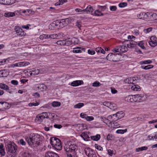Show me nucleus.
<instances>
[{
	"label": "nucleus",
	"instance_id": "1",
	"mask_svg": "<svg viewBox=\"0 0 157 157\" xmlns=\"http://www.w3.org/2000/svg\"><path fill=\"white\" fill-rule=\"evenodd\" d=\"M31 137H27L26 141L31 147H37L42 142L41 136L38 134H32Z\"/></svg>",
	"mask_w": 157,
	"mask_h": 157
},
{
	"label": "nucleus",
	"instance_id": "2",
	"mask_svg": "<svg viewBox=\"0 0 157 157\" xmlns=\"http://www.w3.org/2000/svg\"><path fill=\"white\" fill-rule=\"evenodd\" d=\"M65 151L67 152L75 153L78 150V146L71 141L67 142L64 146Z\"/></svg>",
	"mask_w": 157,
	"mask_h": 157
},
{
	"label": "nucleus",
	"instance_id": "3",
	"mask_svg": "<svg viewBox=\"0 0 157 157\" xmlns=\"http://www.w3.org/2000/svg\"><path fill=\"white\" fill-rule=\"evenodd\" d=\"M50 143L53 147L57 150L61 149L62 145L59 139L55 137H52L50 140Z\"/></svg>",
	"mask_w": 157,
	"mask_h": 157
},
{
	"label": "nucleus",
	"instance_id": "4",
	"mask_svg": "<svg viewBox=\"0 0 157 157\" xmlns=\"http://www.w3.org/2000/svg\"><path fill=\"white\" fill-rule=\"evenodd\" d=\"M6 151L8 154L14 153L17 150V146L14 143L11 142H7L6 145Z\"/></svg>",
	"mask_w": 157,
	"mask_h": 157
},
{
	"label": "nucleus",
	"instance_id": "5",
	"mask_svg": "<svg viewBox=\"0 0 157 157\" xmlns=\"http://www.w3.org/2000/svg\"><path fill=\"white\" fill-rule=\"evenodd\" d=\"M124 116V113L122 111H120L116 114L108 116V117L109 119H112L111 121H115L123 117Z\"/></svg>",
	"mask_w": 157,
	"mask_h": 157
},
{
	"label": "nucleus",
	"instance_id": "6",
	"mask_svg": "<svg viewBox=\"0 0 157 157\" xmlns=\"http://www.w3.org/2000/svg\"><path fill=\"white\" fill-rule=\"evenodd\" d=\"M138 45L141 48L144 49L145 48V47L144 46V43L143 41H140L139 43H137L135 41H129V43L128 44H127V46L128 48H132L135 47L136 45Z\"/></svg>",
	"mask_w": 157,
	"mask_h": 157
},
{
	"label": "nucleus",
	"instance_id": "7",
	"mask_svg": "<svg viewBox=\"0 0 157 157\" xmlns=\"http://www.w3.org/2000/svg\"><path fill=\"white\" fill-rule=\"evenodd\" d=\"M119 54H117L109 53L107 56V60L109 61L117 62L119 60Z\"/></svg>",
	"mask_w": 157,
	"mask_h": 157
},
{
	"label": "nucleus",
	"instance_id": "8",
	"mask_svg": "<svg viewBox=\"0 0 157 157\" xmlns=\"http://www.w3.org/2000/svg\"><path fill=\"white\" fill-rule=\"evenodd\" d=\"M84 151L86 155L88 157H97L95 152L93 150L90 148H85Z\"/></svg>",
	"mask_w": 157,
	"mask_h": 157
},
{
	"label": "nucleus",
	"instance_id": "9",
	"mask_svg": "<svg viewBox=\"0 0 157 157\" xmlns=\"http://www.w3.org/2000/svg\"><path fill=\"white\" fill-rule=\"evenodd\" d=\"M45 114H46L45 112H43L37 115L35 119L36 122L38 124L41 123L47 116H46V115Z\"/></svg>",
	"mask_w": 157,
	"mask_h": 157
},
{
	"label": "nucleus",
	"instance_id": "10",
	"mask_svg": "<svg viewBox=\"0 0 157 157\" xmlns=\"http://www.w3.org/2000/svg\"><path fill=\"white\" fill-rule=\"evenodd\" d=\"M15 30L18 36L22 37L25 36L26 35V33L19 26L15 27Z\"/></svg>",
	"mask_w": 157,
	"mask_h": 157
},
{
	"label": "nucleus",
	"instance_id": "11",
	"mask_svg": "<svg viewBox=\"0 0 157 157\" xmlns=\"http://www.w3.org/2000/svg\"><path fill=\"white\" fill-rule=\"evenodd\" d=\"M139 15L143 16V19L144 20H147L151 18V16L152 17L156 15L155 14H151L149 12L141 13L139 14Z\"/></svg>",
	"mask_w": 157,
	"mask_h": 157
},
{
	"label": "nucleus",
	"instance_id": "12",
	"mask_svg": "<svg viewBox=\"0 0 157 157\" xmlns=\"http://www.w3.org/2000/svg\"><path fill=\"white\" fill-rule=\"evenodd\" d=\"M144 97L143 94H136L133 95V102H139L142 101V98Z\"/></svg>",
	"mask_w": 157,
	"mask_h": 157
},
{
	"label": "nucleus",
	"instance_id": "13",
	"mask_svg": "<svg viewBox=\"0 0 157 157\" xmlns=\"http://www.w3.org/2000/svg\"><path fill=\"white\" fill-rule=\"evenodd\" d=\"M0 88L1 89H3L7 91L10 94L12 93V91H10V88L9 86L5 84L0 83Z\"/></svg>",
	"mask_w": 157,
	"mask_h": 157
},
{
	"label": "nucleus",
	"instance_id": "14",
	"mask_svg": "<svg viewBox=\"0 0 157 157\" xmlns=\"http://www.w3.org/2000/svg\"><path fill=\"white\" fill-rule=\"evenodd\" d=\"M27 72L29 74L30 76H32V75L35 76L38 74L40 72V71L38 69L33 68L32 70L27 71Z\"/></svg>",
	"mask_w": 157,
	"mask_h": 157
},
{
	"label": "nucleus",
	"instance_id": "15",
	"mask_svg": "<svg viewBox=\"0 0 157 157\" xmlns=\"http://www.w3.org/2000/svg\"><path fill=\"white\" fill-rule=\"evenodd\" d=\"M45 157H59V156L55 152L48 151L46 152Z\"/></svg>",
	"mask_w": 157,
	"mask_h": 157
},
{
	"label": "nucleus",
	"instance_id": "16",
	"mask_svg": "<svg viewBox=\"0 0 157 157\" xmlns=\"http://www.w3.org/2000/svg\"><path fill=\"white\" fill-rule=\"evenodd\" d=\"M83 84V82L82 80H76L72 82L71 85L73 86H76L79 85Z\"/></svg>",
	"mask_w": 157,
	"mask_h": 157
},
{
	"label": "nucleus",
	"instance_id": "17",
	"mask_svg": "<svg viewBox=\"0 0 157 157\" xmlns=\"http://www.w3.org/2000/svg\"><path fill=\"white\" fill-rule=\"evenodd\" d=\"M46 116H48L46 117V118L49 119H53L55 116H57V115L55 113H46L45 112Z\"/></svg>",
	"mask_w": 157,
	"mask_h": 157
},
{
	"label": "nucleus",
	"instance_id": "18",
	"mask_svg": "<svg viewBox=\"0 0 157 157\" xmlns=\"http://www.w3.org/2000/svg\"><path fill=\"white\" fill-rule=\"evenodd\" d=\"M17 14V11H16L14 12H8L5 13H4V16L6 17H12L15 16V14Z\"/></svg>",
	"mask_w": 157,
	"mask_h": 157
},
{
	"label": "nucleus",
	"instance_id": "19",
	"mask_svg": "<svg viewBox=\"0 0 157 157\" xmlns=\"http://www.w3.org/2000/svg\"><path fill=\"white\" fill-rule=\"evenodd\" d=\"M36 87L38 90H40L41 91H43L44 90H46L47 88L46 86L43 84L38 85Z\"/></svg>",
	"mask_w": 157,
	"mask_h": 157
},
{
	"label": "nucleus",
	"instance_id": "20",
	"mask_svg": "<svg viewBox=\"0 0 157 157\" xmlns=\"http://www.w3.org/2000/svg\"><path fill=\"white\" fill-rule=\"evenodd\" d=\"M80 136L85 141H88V139L89 138V137L87 135V132H82L80 135Z\"/></svg>",
	"mask_w": 157,
	"mask_h": 157
},
{
	"label": "nucleus",
	"instance_id": "21",
	"mask_svg": "<svg viewBox=\"0 0 157 157\" xmlns=\"http://www.w3.org/2000/svg\"><path fill=\"white\" fill-rule=\"evenodd\" d=\"M59 21L60 20H56L53 21L51 25L54 28H59Z\"/></svg>",
	"mask_w": 157,
	"mask_h": 157
},
{
	"label": "nucleus",
	"instance_id": "22",
	"mask_svg": "<svg viewBox=\"0 0 157 157\" xmlns=\"http://www.w3.org/2000/svg\"><path fill=\"white\" fill-rule=\"evenodd\" d=\"M7 75V73L5 70H0V77H6Z\"/></svg>",
	"mask_w": 157,
	"mask_h": 157
},
{
	"label": "nucleus",
	"instance_id": "23",
	"mask_svg": "<svg viewBox=\"0 0 157 157\" xmlns=\"http://www.w3.org/2000/svg\"><path fill=\"white\" fill-rule=\"evenodd\" d=\"M133 95H129L125 98V101L128 102H133Z\"/></svg>",
	"mask_w": 157,
	"mask_h": 157
},
{
	"label": "nucleus",
	"instance_id": "24",
	"mask_svg": "<svg viewBox=\"0 0 157 157\" xmlns=\"http://www.w3.org/2000/svg\"><path fill=\"white\" fill-rule=\"evenodd\" d=\"M18 63V66L19 67H25L26 66L29 65L30 64L29 62L24 61L19 62Z\"/></svg>",
	"mask_w": 157,
	"mask_h": 157
},
{
	"label": "nucleus",
	"instance_id": "25",
	"mask_svg": "<svg viewBox=\"0 0 157 157\" xmlns=\"http://www.w3.org/2000/svg\"><path fill=\"white\" fill-rule=\"evenodd\" d=\"M85 12H86L87 13H92L93 11V9L92 6L89 5L87 6L86 9H84Z\"/></svg>",
	"mask_w": 157,
	"mask_h": 157
},
{
	"label": "nucleus",
	"instance_id": "26",
	"mask_svg": "<svg viewBox=\"0 0 157 157\" xmlns=\"http://www.w3.org/2000/svg\"><path fill=\"white\" fill-rule=\"evenodd\" d=\"M91 139L94 141H98L101 138V136L99 134H97L95 136H91Z\"/></svg>",
	"mask_w": 157,
	"mask_h": 157
},
{
	"label": "nucleus",
	"instance_id": "27",
	"mask_svg": "<svg viewBox=\"0 0 157 157\" xmlns=\"http://www.w3.org/2000/svg\"><path fill=\"white\" fill-rule=\"evenodd\" d=\"M0 154L1 156H4L5 155V151L4 148V146L2 144H0Z\"/></svg>",
	"mask_w": 157,
	"mask_h": 157
},
{
	"label": "nucleus",
	"instance_id": "28",
	"mask_svg": "<svg viewBox=\"0 0 157 157\" xmlns=\"http://www.w3.org/2000/svg\"><path fill=\"white\" fill-rule=\"evenodd\" d=\"M59 28H63L67 25V23H66L65 21H64V19H62L59 21Z\"/></svg>",
	"mask_w": 157,
	"mask_h": 157
},
{
	"label": "nucleus",
	"instance_id": "29",
	"mask_svg": "<svg viewBox=\"0 0 157 157\" xmlns=\"http://www.w3.org/2000/svg\"><path fill=\"white\" fill-rule=\"evenodd\" d=\"M148 147L146 146H143L141 147H138L136 148V152H140V151H142L144 150H147Z\"/></svg>",
	"mask_w": 157,
	"mask_h": 157
},
{
	"label": "nucleus",
	"instance_id": "30",
	"mask_svg": "<svg viewBox=\"0 0 157 157\" xmlns=\"http://www.w3.org/2000/svg\"><path fill=\"white\" fill-rule=\"evenodd\" d=\"M61 103L59 101H54L52 103V105L54 107H57L60 106Z\"/></svg>",
	"mask_w": 157,
	"mask_h": 157
},
{
	"label": "nucleus",
	"instance_id": "31",
	"mask_svg": "<svg viewBox=\"0 0 157 157\" xmlns=\"http://www.w3.org/2000/svg\"><path fill=\"white\" fill-rule=\"evenodd\" d=\"M153 67L152 65H149L146 66H141V67L144 70H147L153 68Z\"/></svg>",
	"mask_w": 157,
	"mask_h": 157
},
{
	"label": "nucleus",
	"instance_id": "32",
	"mask_svg": "<svg viewBox=\"0 0 157 157\" xmlns=\"http://www.w3.org/2000/svg\"><path fill=\"white\" fill-rule=\"evenodd\" d=\"M81 48V47H77L75 48H73V50L72 52L73 53H81L82 52V51L80 50Z\"/></svg>",
	"mask_w": 157,
	"mask_h": 157
},
{
	"label": "nucleus",
	"instance_id": "33",
	"mask_svg": "<svg viewBox=\"0 0 157 157\" xmlns=\"http://www.w3.org/2000/svg\"><path fill=\"white\" fill-rule=\"evenodd\" d=\"M67 0H59V1L55 3V5L56 6H59L62 5L65 2H67Z\"/></svg>",
	"mask_w": 157,
	"mask_h": 157
},
{
	"label": "nucleus",
	"instance_id": "34",
	"mask_svg": "<svg viewBox=\"0 0 157 157\" xmlns=\"http://www.w3.org/2000/svg\"><path fill=\"white\" fill-rule=\"evenodd\" d=\"M131 89L134 91H140L141 88L139 86L134 85L132 86Z\"/></svg>",
	"mask_w": 157,
	"mask_h": 157
},
{
	"label": "nucleus",
	"instance_id": "35",
	"mask_svg": "<svg viewBox=\"0 0 157 157\" xmlns=\"http://www.w3.org/2000/svg\"><path fill=\"white\" fill-rule=\"evenodd\" d=\"M121 49L120 45L116 46L113 50V51L114 52H119L121 53Z\"/></svg>",
	"mask_w": 157,
	"mask_h": 157
},
{
	"label": "nucleus",
	"instance_id": "36",
	"mask_svg": "<svg viewBox=\"0 0 157 157\" xmlns=\"http://www.w3.org/2000/svg\"><path fill=\"white\" fill-rule=\"evenodd\" d=\"M121 52H127L128 50V46H126L124 45H120Z\"/></svg>",
	"mask_w": 157,
	"mask_h": 157
},
{
	"label": "nucleus",
	"instance_id": "37",
	"mask_svg": "<svg viewBox=\"0 0 157 157\" xmlns=\"http://www.w3.org/2000/svg\"><path fill=\"white\" fill-rule=\"evenodd\" d=\"M149 45L152 47H155L157 45V43L154 41L150 40L149 41Z\"/></svg>",
	"mask_w": 157,
	"mask_h": 157
},
{
	"label": "nucleus",
	"instance_id": "38",
	"mask_svg": "<svg viewBox=\"0 0 157 157\" xmlns=\"http://www.w3.org/2000/svg\"><path fill=\"white\" fill-rule=\"evenodd\" d=\"M103 104L104 105L106 106L109 108H110L112 106V104L111 102L108 101H105L103 102Z\"/></svg>",
	"mask_w": 157,
	"mask_h": 157
},
{
	"label": "nucleus",
	"instance_id": "39",
	"mask_svg": "<svg viewBox=\"0 0 157 157\" xmlns=\"http://www.w3.org/2000/svg\"><path fill=\"white\" fill-rule=\"evenodd\" d=\"M101 11H99L98 10H97L95 11L94 13L95 15L96 16H102L104 15V14L103 13H101Z\"/></svg>",
	"mask_w": 157,
	"mask_h": 157
},
{
	"label": "nucleus",
	"instance_id": "40",
	"mask_svg": "<svg viewBox=\"0 0 157 157\" xmlns=\"http://www.w3.org/2000/svg\"><path fill=\"white\" fill-rule=\"evenodd\" d=\"M84 105V104L82 103H79L74 105V108H80Z\"/></svg>",
	"mask_w": 157,
	"mask_h": 157
},
{
	"label": "nucleus",
	"instance_id": "41",
	"mask_svg": "<svg viewBox=\"0 0 157 157\" xmlns=\"http://www.w3.org/2000/svg\"><path fill=\"white\" fill-rule=\"evenodd\" d=\"M39 38L41 40H44L45 39H48V34H44L41 35Z\"/></svg>",
	"mask_w": 157,
	"mask_h": 157
},
{
	"label": "nucleus",
	"instance_id": "42",
	"mask_svg": "<svg viewBox=\"0 0 157 157\" xmlns=\"http://www.w3.org/2000/svg\"><path fill=\"white\" fill-rule=\"evenodd\" d=\"M152 62V61L150 60H144V61H142L140 62V64H150Z\"/></svg>",
	"mask_w": 157,
	"mask_h": 157
},
{
	"label": "nucleus",
	"instance_id": "43",
	"mask_svg": "<svg viewBox=\"0 0 157 157\" xmlns=\"http://www.w3.org/2000/svg\"><path fill=\"white\" fill-rule=\"evenodd\" d=\"M153 28L152 27H149L147 29H145L144 30V32L145 33H147L151 32Z\"/></svg>",
	"mask_w": 157,
	"mask_h": 157
},
{
	"label": "nucleus",
	"instance_id": "44",
	"mask_svg": "<svg viewBox=\"0 0 157 157\" xmlns=\"http://www.w3.org/2000/svg\"><path fill=\"white\" fill-rule=\"evenodd\" d=\"M101 85V84L98 81H96L92 84V86L94 87H99Z\"/></svg>",
	"mask_w": 157,
	"mask_h": 157
},
{
	"label": "nucleus",
	"instance_id": "45",
	"mask_svg": "<svg viewBox=\"0 0 157 157\" xmlns=\"http://www.w3.org/2000/svg\"><path fill=\"white\" fill-rule=\"evenodd\" d=\"M17 13H18L19 14H21L22 13H24L25 14V15H27V12L26 11V10H19L16 11Z\"/></svg>",
	"mask_w": 157,
	"mask_h": 157
},
{
	"label": "nucleus",
	"instance_id": "46",
	"mask_svg": "<svg viewBox=\"0 0 157 157\" xmlns=\"http://www.w3.org/2000/svg\"><path fill=\"white\" fill-rule=\"evenodd\" d=\"M65 40H59L57 41L56 42V44L58 45H64V43Z\"/></svg>",
	"mask_w": 157,
	"mask_h": 157
},
{
	"label": "nucleus",
	"instance_id": "47",
	"mask_svg": "<svg viewBox=\"0 0 157 157\" xmlns=\"http://www.w3.org/2000/svg\"><path fill=\"white\" fill-rule=\"evenodd\" d=\"M127 131V129H125L124 130H117L116 132L118 134H123L124 132H126Z\"/></svg>",
	"mask_w": 157,
	"mask_h": 157
},
{
	"label": "nucleus",
	"instance_id": "48",
	"mask_svg": "<svg viewBox=\"0 0 157 157\" xmlns=\"http://www.w3.org/2000/svg\"><path fill=\"white\" fill-rule=\"evenodd\" d=\"M127 5V4L126 2H122L119 3L118 5L119 7L120 8L124 7Z\"/></svg>",
	"mask_w": 157,
	"mask_h": 157
},
{
	"label": "nucleus",
	"instance_id": "49",
	"mask_svg": "<svg viewBox=\"0 0 157 157\" xmlns=\"http://www.w3.org/2000/svg\"><path fill=\"white\" fill-rule=\"evenodd\" d=\"M81 24V22L79 21H77L76 23V25L80 29H81V27H82Z\"/></svg>",
	"mask_w": 157,
	"mask_h": 157
},
{
	"label": "nucleus",
	"instance_id": "50",
	"mask_svg": "<svg viewBox=\"0 0 157 157\" xmlns=\"http://www.w3.org/2000/svg\"><path fill=\"white\" fill-rule=\"evenodd\" d=\"M58 36V35L56 34H53L48 35V39H55Z\"/></svg>",
	"mask_w": 157,
	"mask_h": 157
},
{
	"label": "nucleus",
	"instance_id": "51",
	"mask_svg": "<svg viewBox=\"0 0 157 157\" xmlns=\"http://www.w3.org/2000/svg\"><path fill=\"white\" fill-rule=\"evenodd\" d=\"M124 82L126 83L127 84H131L132 83V82L131 81V78H128L124 80Z\"/></svg>",
	"mask_w": 157,
	"mask_h": 157
},
{
	"label": "nucleus",
	"instance_id": "52",
	"mask_svg": "<svg viewBox=\"0 0 157 157\" xmlns=\"http://www.w3.org/2000/svg\"><path fill=\"white\" fill-rule=\"evenodd\" d=\"M39 103L38 102H36V103H30L29 104V105L30 107L32 106H36L39 105Z\"/></svg>",
	"mask_w": 157,
	"mask_h": 157
},
{
	"label": "nucleus",
	"instance_id": "53",
	"mask_svg": "<svg viewBox=\"0 0 157 157\" xmlns=\"http://www.w3.org/2000/svg\"><path fill=\"white\" fill-rule=\"evenodd\" d=\"M64 45L65 46H69L71 44L72 42L70 40H65Z\"/></svg>",
	"mask_w": 157,
	"mask_h": 157
},
{
	"label": "nucleus",
	"instance_id": "54",
	"mask_svg": "<svg viewBox=\"0 0 157 157\" xmlns=\"http://www.w3.org/2000/svg\"><path fill=\"white\" fill-rule=\"evenodd\" d=\"M85 119L87 121H91L94 119V118L92 116H87L86 117Z\"/></svg>",
	"mask_w": 157,
	"mask_h": 157
},
{
	"label": "nucleus",
	"instance_id": "55",
	"mask_svg": "<svg viewBox=\"0 0 157 157\" xmlns=\"http://www.w3.org/2000/svg\"><path fill=\"white\" fill-rule=\"evenodd\" d=\"M95 148L98 150L99 151H102L103 150L102 147L100 146L99 145L97 144H95Z\"/></svg>",
	"mask_w": 157,
	"mask_h": 157
},
{
	"label": "nucleus",
	"instance_id": "56",
	"mask_svg": "<svg viewBox=\"0 0 157 157\" xmlns=\"http://www.w3.org/2000/svg\"><path fill=\"white\" fill-rule=\"evenodd\" d=\"M18 143L22 145L25 146L26 145V143L23 139H21L18 142Z\"/></svg>",
	"mask_w": 157,
	"mask_h": 157
},
{
	"label": "nucleus",
	"instance_id": "57",
	"mask_svg": "<svg viewBox=\"0 0 157 157\" xmlns=\"http://www.w3.org/2000/svg\"><path fill=\"white\" fill-rule=\"evenodd\" d=\"M11 84L14 85H17L18 84V82L17 80H12L11 82Z\"/></svg>",
	"mask_w": 157,
	"mask_h": 157
},
{
	"label": "nucleus",
	"instance_id": "58",
	"mask_svg": "<svg viewBox=\"0 0 157 157\" xmlns=\"http://www.w3.org/2000/svg\"><path fill=\"white\" fill-rule=\"evenodd\" d=\"M110 10L112 11H116L117 10V7L115 6H110Z\"/></svg>",
	"mask_w": 157,
	"mask_h": 157
},
{
	"label": "nucleus",
	"instance_id": "59",
	"mask_svg": "<svg viewBox=\"0 0 157 157\" xmlns=\"http://www.w3.org/2000/svg\"><path fill=\"white\" fill-rule=\"evenodd\" d=\"M71 18H68L64 19V21H65L66 23H67V25L69 23L71 22Z\"/></svg>",
	"mask_w": 157,
	"mask_h": 157
},
{
	"label": "nucleus",
	"instance_id": "60",
	"mask_svg": "<svg viewBox=\"0 0 157 157\" xmlns=\"http://www.w3.org/2000/svg\"><path fill=\"white\" fill-rule=\"evenodd\" d=\"M54 127L58 129L61 128L62 127V126L60 124H55L54 125Z\"/></svg>",
	"mask_w": 157,
	"mask_h": 157
},
{
	"label": "nucleus",
	"instance_id": "61",
	"mask_svg": "<svg viewBox=\"0 0 157 157\" xmlns=\"http://www.w3.org/2000/svg\"><path fill=\"white\" fill-rule=\"evenodd\" d=\"M30 26L31 25L29 24H28L27 25H22V28L23 29H29V26Z\"/></svg>",
	"mask_w": 157,
	"mask_h": 157
},
{
	"label": "nucleus",
	"instance_id": "62",
	"mask_svg": "<svg viewBox=\"0 0 157 157\" xmlns=\"http://www.w3.org/2000/svg\"><path fill=\"white\" fill-rule=\"evenodd\" d=\"M84 9L81 10L80 9L77 8L75 9V11L76 12H85Z\"/></svg>",
	"mask_w": 157,
	"mask_h": 157
},
{
	"label": "nucleus",
	"instance_id": "63",
	"mask_svg": "<svg viewBox=\"0 0 157 157\" xmlns=\"http://www.w3.org/2000/svg\"><path fill=\"white\" fill-rule=\"evenodd\" d=\"M33 95L35 97H37L38 98H39L40 96V94L37 92H35L33 93Z\"/></svg>",
	"mask_w": 157,
	"mask_h": 157
},
{
	"label": "nucleus",
	"instance_id": "64",
	"mask_svg": "<svg viewBox=\"0 0 157 157\" xmlns=\"http://www.w3.org/2000/svg\"><path fill=\"white\" fill-rule=\"evenodd\" d=\"M88 53L89 54L93 55L95 54V52L94 51H92L89 49L88 51Z\"/></svg>",
	"mask_w": 157,
	"mask_h": 157
}]
</instances>
